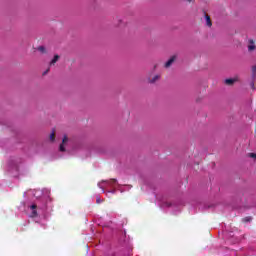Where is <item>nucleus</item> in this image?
Here are the masks:
<instances>
[{
  "mask_svg": "<svg viewBox=\"0 0 256 256\" xmlns=\"http://www.w3.org/2000/svg\"><path fill=\"white\" fill-rule=\"evenodd\" d=\"M175 59H177V56H172L164 65V67H166V69H169V67L171 65H173V63H175Z\"/></svg>",
  "mask_w": 256,
  "mask_h": 256,
  "instance_id": "1",
  "label": "nucleus"
},
{
  "mask_svg": "<svg viewBox=\"0 0 256 256\" xmlns=\"http://www.w3.org/2000/svg\"><path fill=\"white\" fill-rule=\"evenodd\" d=\"M156 81H159V75L154 76L153 79L150 80V83H155Z\"/></svg>",
  "mask_w": 256,
  "mask_h": 256,
  "instance_id": "7",
  "label": "nucleus"
},
{
  "mask_svg": "<svg viewBox=\"0 0 256 256\" xmlns=\"http://www.w3.org/2000/svg\"><path fill=\"white\" fill-rule=\"evenodd\" d=\"M249 157H251L252 159H256V154L255 153H250Z\"/></svg>",
  "mask_w": 256,
  "mask_h": 256,
  "instance_id": "13",
  "label": "nucleus"
},
{
  "mask_svg": "<svg viewBox=\"0 0 256 256\" xmlns=\"http://www.w3.org/2000/svg\"><path fill=\"white\" fill-rule=\"evenodd\" d=\"M188 1H190V2H191V0H188Z\"/></svg>",
  "mask_w": 256,
  "mask_h": 256,
  "instance_id": "18",
  "label": "nucleus"
},
{
  "mask_svg": "<svg viewBox=\"0 0 256 256\" xmlns=\"http://www.w3.org/2000/svg\"><path fill=\"white\" fill-rule=\"evenodd\" d=\"M235 81H237V79H233V78L226 79L225 84L226 85H233L235 83Z\"/></svg>",
  "mask_w": 256,
  "mask_h": 256,
  "instance_id": "5",
  "label": "nucleus"
},
{
  "mask_svg": "<svg viewBox=\"0 0 256 256\" xmlns=\"http://www.w3.org/2000/svg\"><path fill=\"white\" fill-rule=\"evenodd\" d=\"M250 45L248 46V51H255L256 46L253 40H249Z\"/></svg>",
  "mask_w": 256,
  "mask_h": 256,
  "instance_id": "4",
  "label": "nucleus"
},
{
  "mask_svg": "<svg viewBox=\"0 0 256 256\" xmlns=\"http://www.w3.org/2000/svg\"><path fill=\"white\" fill-rule=\"evenodd\" d=\"M252 74H253V77H255V75H256V65L252 66Z\"/></svg>",
  "mask_w": 256,
  "mask_h": 256,
  "instance_id": "10",
  "label": "nucleus"
},
{
  "mask_svg": "<svg viewBox=\"0 0 256 256\" xmlns=\"http://www.w3.org/2000/svg\"><path fill=\"white\" fill-rule=\"evenodd\" d=\"M243 221H244V223H249V221H251V217H245V218H243Z\"/></svg>",
  "mask_w": 256,
  "mask_h": 256,
  "instance_id": "11",
  "label": "nucleus"
},
{
  "mask_svg": "<svg viewBox=\"0 0 256 256\" xmlns=\"http://www.w3.org/2000/svg\"><path fill=\"white\" fill-rule=\"evenodd\" d=\"M31 209H32L33 211H35V209H37V206H36L35 204H33V205L31 206Z\"/></svg>",
  "mask_w": 256,
  "mask_h": 256,
  "instance_id": "16",
  "label": "nucleus"
},
{
  "mask_svg": "<svg viewBox=\"0 0 256 256\" xmlns=\"http://www.w3.org/2000/svg\"><path fill=\"white\" fill-rule=\"evenodd\" d=\"M251 89L255 90V82H251Z\"/></svg>",
  "mask_w": 256,
  "mask_h": 256,
  "instance_id": "15",
  "label": "nucleus"
},
{
  "mask_svg": "<svg viewBox=\"0 0 256 256\" xmlns=\"http://www.w3.org/2000/svg\"><path fill=\"white\" fill-rule=\"evenodd\" d=\"M110 183H112V185H115V183H117V179H111Z\"/></svg>",
  "mask_w": 256,
  "mask_h": 256,
  "instance_id": "14",
  "label": "nucleus"
},
{
  "mask_svg": "<svg viewBox=\"0 0 256 256\" xmlns=\"http://www.w3.org/2000/svg\"><path fill=\"white\" fill-rule=\"evenodd\" d=\"M47 73H49V69L46 70V71L43 73V75H47Z\"/></svg>",
  "mask_w": 256,
  "mask_h": 256,
  "instance_id": "17",
  "label": "nucleus"
},
{
  "mask_svg": "<svg viewBox=\"0 0 256 256\" xmlns=\"http://www.w3.org/2000/svg\"><path fill=\"white\" fill-rule=\"evenodd\" d=\"M31 217H37V210L32 211Z\"/></svg>",
  "mask_w": 256,
  "mask_h": 256,
  "instance_id": "12",
  "label": "nucleus"
},
{
  "mask_svg": "<svg viewBox=\"0 0 256 256\" xmlns=\"http://www.w3.org/2000/svg\"><path fill=\"white\" fill-rule=\"evenodd\" d=\"M205 15V19H206V25L208 27H212L213 26V22H211V16H209L206 12H204Z\"/></svg>",
  "mask_w": 256,
  "mask_h": 256,
  "instance_id": "2",
  "label": "nucleus"
},
{
  "mask_svg": "<svg viewBox=\"0 0 256 256\" xmlns=\"http://www.w3.org/2000/svg\"><path fill=\"white\" fill-rule=\"evenodd\" d=\"M68 139L67 136H64L63 140H62V144H60L59 150L64 152L65 151V146L63 144L67 143Z\"/></svg>",
  "mask_w": 256,
  "mask_h": 256,
  "instance_id": "3",
  "label": "nucleus"
},
{
  "mask_svg": "<svg viewBox=\"0 0 256 256\" xmlns=\"http://www.w3.org/2000/svg\"><path fill=\"white\" fill-rule=\"evenodd\" d=\"M50 141H55V132H52L51 134H50Z\"/></svg>",
  "mask_w": 256,
  "mask_h": 256,
  "instance_id": "8",
  "label": "nucleus"
},
{
  "mask_svg": "<svg viewBox=\"0 0 256 256\" xmlns=\"http://www.w3.org/2000/svg\"><path fill=\"white\" fill-rule=\"evenodd\" d=\"M38 51H40L41 53H45V48H44V46H39V47H38Z\"/></svg>",
  "mask_w": 256,
  "mask_h": 256,
  "instance_id": "9",
  "label": "nucleus"
},
{
  "mask_svg": "<svg viewBox=\"0 0 256 256\" xmlns=\"http://www.w3.org/2000/svg\"><path fill=\"white\" fill-rule=\"evenodd\" d=\"M59 55H55L54 58L51 60L50 65H55L59 61Z\"/></svg>",
  "mask_w": 256,
  "mask_h": 256,
  "instance_id": "6",
  "label": "nucleus"
}]
</instances>
